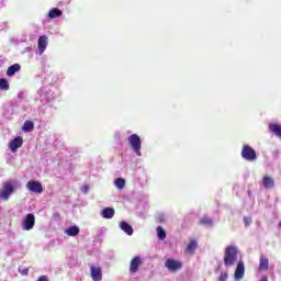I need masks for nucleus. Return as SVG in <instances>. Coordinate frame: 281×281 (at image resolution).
<instances>
[{"mask_svg": "<svg viewBox=\"0 0 281 281\" xmlns=\"http://www.w3.org/2000/svg\"><path fill=\"white\" fill-rule=\"evenodd\" d=\"M238 260V248L236 246H228L224 254V265L225 267H234Z\"/></svg>", "mask_w": 281, "mask_h": 281, "instance_id": "obj_1", "label": "nucleus"}, {"mask_svg": "<svg viewBox=\"0 0 281 281\" xmlns=\"http://www.w3.org/2000/svg\"><path fill=\"white\" fill-rule=\"evenodd\" d=\"M128 143L137 157H142V139L137 136V134H132L128 137Z\"/></svg>", "mask_w": 281, "mask_h": 281, "instance_id": "obj_2", "label": "nucleus"}, {"mask_svg": "<svg viewBox=\"0 0 281 281\" xmlns=\"http://www.w3.org/2000/svg\"><path fill=\"white\" fill-rule=\"evenodd\" d=\"M241 157L246 161H256L258 159V155L256 154V150L251 148L249 145H244L241 149Z\"/></svg>", "mask_w": 281, "mask_h": 281, "instance_id": "obj_3", "label": "nucleus"}, {"mask_svg": "<svg viewBox=\"0 0 281 281\" xmlns=\"http://www.w3.org/2000/svg\"><path fill=\"white\" fill-rule=\"evenodd\" d=\"M14 193V186L11 182H3V187L0 189V199L2 201H9L10 195Z\"/></svg>", "mask_w": 281, "mask_h": 281, "instance_id": "obj_4", "label": "nucleus"}, {"mask_svg": "<svg viewBox=\"0 0 281 281\" xmlns=\"http://www.w3.org/2000/svg\"><path fill=\"white\" fill-rule=\"evenodd\" d=\"M165 267L170 273H177V271H180V269L183 268V263L179 260L169 258L165 261Z\"/></svg>", "mask_w": 281, "mask_h": 281, "instance_id": "obj_5", "label": "nucleus"}, {"mask_svg": "<svg viewBox=\"0 0 281 281\" xmlns=\"http://www.w3.org/2000/svg\"><path fill=\"white\" fill-rule=\"evenodd\" d=\"M34 223H36V218L34 217V214H27L24 221L22 222V228L26 232H30L34 227Z\"/></svg>", "mask_w": 281, "mask_h": 281, "instance_id": "obj_6", "label": "nucleus"}, {"mask_svg": "<svg viewBox=\"0 0 281 281\" xmlns=\"http://www.w3.org/2000/svg\"><path fill=\"white\" fill-rule=\"evenodd\" d=\"M47 45H49V40L47 38V35L40 36L37 41V52L40 55L44 54L47 49Z\"/></svg>", "mask_w": 281, "mask_h": 281, "instance_id": "obj_7", "label": "nucleus"}, {"mask_svg": "<svg viewBox=\"0 0 281 281\" xmlns=\"http://www.w3.org/2000/svg\"><path fill=\"white\" fill-rule=\"evenodd\" d=\"M21 146H23V137L18 136L14 139H12L11 142H9V148L11 150V153H16V150H19V148H21Z\"/></svg>", "mask_w": 281, "mask_h": 281, "instance_id": "obj_8", "label": "nucleus"}, {"mask_svg": "<svg viewBox=\"0 0 281 281\" xmlns=\"http://www.w3.org/2000/svg\"><path fill=\"white\" fill-rule=\"evenodd\" d=\"M235 280H243L245 278V262L238 261L235 274H234Z\"/></svg>", "mask_w": 281, "mask_h": 281, "instance_id": "obj_9", "label": "nucleus"}, {"mask_svg": "<svg viewBox=\"0 0 281 281\" xmlns=\"http://www.w3.org/2000/svg\"><path fill=\"white\" fill-rule=\"evenodd\" d=\"M90 273L93 281H102V269L100 267L91 266Z\"/></svg>", "mask_w": 281, "mask_h": 281, "instance_id": "obj_10", "label": "nucleus"}, {"mask_svg": "<svg viewBox=\"0 0 281 281\" xmlns=\"http://www.w3.org/2000/svg\"><path fill=\"white\" fill-rule=\"evenodd\" d=\"M139 265H142V258L140 257H134L131 260V263H130L131 273H137V270L139 269Z\"/></svg>", "mask_w": 281, "mask_h": 281, "instance_id": "obj_11", "label": "nucleus"}, {"mask_svg": "<svg viewBox=\"0 0 281 281\" xmlns=\"http://www.w3.org/2000/svg\"><path fill=\"white\" fill-rule=\"evenodd\" d=\"M64 234H66V236L76 237L80 234V227L77 225L70 226L64 231Z\"/></svg>", "mask_w": 281, "mask_h": 281, "instance_id": "obj_12", "label": "nucleus"}, {"mask_svg": "<svg viewBox=\"0 0 281 281\" xmlns=\"http://www.w3.org/2000/svg\"><path fill=\"white\" fill-rule=\"evenodd\" d=\"M41 93H44L46 102H52V100L56 98V94L49 88H44L43 90H41Z\"/></svg>", "mask_w": 281, "mask_h": 281, "instance_id": "obj_13", "label": "nucleus"}, {"mask_svg": "<svg viewBox=\"0 0 281 281\" xmlns=\"http://www.w3.org/2000/svg\"><path fill=\"white\" fill-rule=\"evenodd\" d=\"M101 216L102 218H113V216H115V210H113L112 207H105L101 211Z\"/></svg>", "mask_w": 281, "mask_h": 281, "instance_id": "obj_14", "label": "nucleus"}, {"mask_svg": "<svg viewBox=\"0 0 281 281\" xmlns=\"http://www.w3.org/2000/svg\"><path fill=\"white\" fill-rule=\"evenodd\" d=\"M16 71H21L20 64H13L12 66H10L7 70V76H9V78H12V76H14V74H16Z\"/></svg>", "mask_w": 281, "mask_h": 281, "instance_id": "obj_15", "label": "nucleus"}, {"mask_svg": "<svg viewBox=\"0 0 281 281\" xmlns=\"http://www.w3.org/2000/svg\"><path fill=\"white\" fill-rule=\"evenodd\" d=\"M120 228L122 229V232H125V234H127V236H133V227L130 226L128 223L121 222L120 223Z\"/></svg>", "mask_w": 281, "mask_h": 281, "instance_id": "obj_16", "label": "nucleus"}, {"mask_svg": "<svg viewBox=\"0 0 281 281\" xmlns=\"http://www.w3.org/2000/svg\"><path fill=\"white\" fill-rule=\"evenodd\" d=\"M273 184H274L273 178H271V177H269V176H266V177L263 178V180H262V186H263V188H266V189H271V188H273Z\"/></svg>", "mask_w": 281, "mask_h": 281, "instance_id": "obj_17", "label": "nucleus"}, {"mask_svg": "<svg viewBox=\"0 0 281 281\" xmlns=\"http://www.w3.org/2000/svg\"><path fill=\"white\" fill-rule=\"evenodd\" d=\"M49 19H58V16H63V11L58 8H54L48 12Z\"/></svg>", "mask_w": 281, "mask_h": 281, "instance_id": "obj_18", "label": "nucleus"}, {"mask_svg": "<svg viewBox=\"0 0 281 281\" xmlns=\"http://www.w3.org/2000/svg\"><path fill=\"white\" fill-rule=\"evenodd\" d=\"M196 247H199V245L196 244V240H191L187 246L186 252L194 254V251H196Z\"/></svg>", "mask_w": 281, "mask_h": 281, "instance_id": "obj_19", "label": "nucleus"}, {"mask_svg": "<svg viewBox=\"0 0 281 281\" xmlns=\"http://www.w3.org/2000/svg\"><path fill=\"white\" fill-rule=\"evenodd\" d=\"M259 269H260V271H267V269H269V259L268 258H266V257L260 258Z\"/></svg>", "mask_w": 281, "mask_h": 281, "instance_id": "obj_20", "label": "nucleus"}, {"mask_svg": "<svg viewBox=\"0 0 281 281\" xmlns=\"http://www.w3.org/2000/svg\"><path fill=\"white\" fill-rule=\"evenodd\" d=\"M114 184L117 188V190H124L126 181L124 180V178H116L114 180Z\"/></svg>", "mask_w": 281, "mask_h": 281, "instance_id": "obj_21", "label": "nucleus"}, {"mask_svg": "<svg viewBox=\"0 0 281 281\" xmlns=\"http://www.w3.org/2000/svg\"><path fill=\"white\" fill-rule=\"evenodd\" d=\"M22 131H24L25 133H30L31 131H34V122L32 121L24 122Z\"/></svg>", "mask_w": 281, "mask_h": 281, "instance_id": "obj_22", "label": "nucleus"}, {"mask_svg": "<svg viewBox=\"0 0 281 281\" xmlns=\"http://www.w3.org/2000/svg\"><path fill=\"white\" fill-rule=\"evenodd\" d=\"M0 89H1V91H9L10 90V83L8 82V79L0 78Z\"/></svg>", "mask_w": 281, "mask_h": 281, "instance_id": "obj_23", "label": "nucleus"}, {"mask_svg": "<svg viewBox=\"0 0 281 281\" xmlns=\"http://www.w3.org/2000/svg\"><path fill=\"white\" fill-rule=\"evenodd\" d=\"M157 232V236L159 238V240H166V231H164V228H161V226H158L156 228Z\"/></svg>", "mask_w": 281, "mask_h": 281, "instance_id": "obj_24", "label": "nucleus"}, {"mask_svg": "<svg viewBox=\"0 0 281 281\" xmlns=\"http://www.w3.org/2000/svg\"><path fill=\"white\" fill-rule=\"evenodd\" d=\"M27 190L31 192H36V181H30L26 184Z\"/></svg>", "mask_w": 281, "mask_h": 281, "instance_id": "obj_25", "label": "nucleus"}, {"mask_svg": "<svg viewBox=\"0 0 281 281\" xmlns=\"http://www.w3.org/2000/svg\"><path fill=\"white\" fill-rule=\"evenodd\" d=\"M200 225H207V226L212 225V218H210V217H202L200 220Z\"/></svg>", "mask_w": 281, "mask_h": 281, "instance_id": "obj_26", "label": "nucleus"}, {"mask_svg": "<svg viewBox=\"0 0 281 281\" xmlns=\"http://www.w3.org/2000/svg\"><path fill=\"white\" fill-rule=\"evenodd\" d=\"M43 192V184L41 182H36V193L41 194Z\"/></svg>", "mask_w": 281, "mask_h": 281, "instance_id": "obj_27", "label": "nucleus"}, {"mask_svg": "<svg viewBox=\"0 0 281 281\" xmlns=\"http://www.w3.org/2000/svg\"><path fill=\"white\" fill-rule=\"evenodd\" d=\"M227 278H228L227 272H222L220 276V281H225V280H227Z\"/></svg>", "mask_w": 281, "mask_h": 281, "instance_id": "obj_28", "label": "nucleus"}, {"mask_svg": "<svg viewBox=\"0 0 281 281\" xmlns=\"http://www.w3.org/2000/svg\"><path fill=\"white\" fill-rule=\"evenodd\" d=\"M244 223L247 226L251 225V217H244Z\"/></svg>", "mask_w": 281, "mask_h": 281, "instance_id": "obj_29", "label": "nucleus"}, {"mask_svg": "<svg viewBox=\"0 0 281 281\" xmlns=\"http://www.w3.org/2000/svg\"><path fill=\"white\" fill-rule=\"evenodd\" d=\"M37 281H49V278L47 276H41Z\"/></svg>", "mask_w": 281, "mask_h": 281, "instance_id": "obj_30", "label": "nucleus"}, {"mask_svg": "<svg viewBox=\"0 0 281 281\" xmlns=\"http://www.w3.org/2000/svg\"><path fill=\"white\" fill-rule=\"evenodd\" d=\"M19 271H20V273H22L23 276H27L29 269H21V268H19Z\"/></svg>", "mask_w": 281, "mask_h": 281, "instance_id": "obj_31", "label": "nucleus"}, {"mask_svg": "<svg viewBox=\"0 0 281 281\" xmlns=\"http://www.w3.org/2000/svg\"><path fill=\"white\" fill-rule=\"evenodd\" d=\"M81 191L83 192V194H87L89 192V187L88 186L82 187Z\"/></svg>", "mask_w": 281, "mask_h": 281, "instance_id": "obj_32", "label": "nucleus"}, {"mask_svg": "<svg viewBox=\"0 0 281 281\" xmlns=\"http://www.w3.org/2000/svg\"><path fill=\"white\" fill-rule=\"evenodd\" d=\"M261 281H269V280H267V278L265 277V278L261 279Z\"/></svg>", "mask_w": 281, "mask_h": 281, "instance_id": "obj_33", "label": "nucleus"}, {"mask_svg": "<svg viewBox=\"0 0 281 281\" xmlns=\"http://www.w3.org/2000/svg\"><path fill=\"white\" fill-rule=\"evenodd\" d=\"M279 227H281V222L279 223Z\"/></svg>", "mask_w": 281, "mask_h": 281, "instance_id": "obj_34", "label": "nucleus"}]
</instances>
